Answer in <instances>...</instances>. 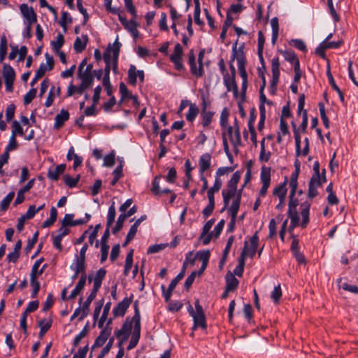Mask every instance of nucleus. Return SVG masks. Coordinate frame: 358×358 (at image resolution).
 Here are the masks:
<instances>
[{
    "instance_id": "a19ab883",
    "label": "nucleus",
    "mask_w": 358,
    "mask_h": 358,
    "mask_svg": "<svg viewBox=\"0 0 358 358\" xmlns=\"http://www.w3.org/2000/svg\"><path fill=\"white\" fill-rule=\"evenodd\" d=\"M7 38L5 35L1 37L0 42V62H2L7 54Z\"/></svg>"
},
{
    "instance_id": "3c124183",
    "label": "nucleus",
    "mask_w": 358,
    "mask_h": 358,
    "mask_svg": "<svg viewBox=\"0 0 358 358\" xmlns=\"http://www.w3.org/2000/svg\"><path fill=\"white\" fill-rule=\"evenodd\" d=\"M241 178V172L237 171L231 176L230 180L227 183V187L237 189V185Z\"/></svg>"
},
{
    "instance_id": "2eb2a0df",
    "label": "nucleus",
    "mask_w": 358,
    "mask_h": 358,
    "mask_svg": "<svg viewBox=\"0 0 358 358\" xmlns=\"http://www.w3.org/2000/svg\"><path fill=\"white\" fill-rule=\"evenodd\" d=\"M227 133L229 136L230 141L233 144V145L236 148L241 144V132L239 126L235 128L234 136H233V127L231 126H229L227 127Z\"/></svg>"
},
{
    "instance_id": "ea45409f",
    "label": "nucleus",
    "mask_w": 358,
    "mask_h": 358,
    "mask_svg": "<svg viewBox=\"0 0 358 358\" xmlns=\"http://www.w3.org/2000/svg\"><path fill=\"white\" fill-rule=\"evenodd\" d=\"M292 124L293 127V131L296 143V155L299 156L301 152V136L296 124L294 122H292Z\"/></svg>"
},
{
    "instance_id": "412c9836",
    "label": "nucleus",
    "mask_w": 358,
    "mask_h": 358,
    "mask_svg": "<svg viewBox=\"0 0 358 358\" xmlns=\"http://www.w3.org/2000/svg\"><path fill=\"white\" fill-rule=\"evenodd\" d=\"M3 75L4 78V82H14L15 78V73L13 68L6 64L3 66Z\"/></svg>"
},
{
    "instance_id": "bf43d9fd",
    "label": "nucleus",
    "mask_w": 358,
    "mask_h": 358,
    "mask_svg": "<svg viewBox=\"0 0 358 358\" xmlns=\"http://www.w3.org/2000/svg\"><path fill=\"white\" fill-rule=\"evenodd\" d=\"M299 175V169H295L294 171L292 172L290 180H289V186L291 187V189L296 190L298 182L297 179Z\"/></svg>"
},
{
    "instance_id": "aec40b11",
    "label": "nucleus",
    "mask_w": 358,
    "mask_h": 358,
    "mask_svg": "<svg viewBox=\"0 0 358 358\" xmlns=\"http://www.w3.org/2000/svg\"><path fill=\"white\" fill-rule=\"evenodd\" d=\"M99 288L95 286H93V289L90 293V294L87 298L86 301L83 303V317H87L89 313L90 306L92 301L96 298V294L99 291Z\"/></svg>"
},
{
    "instance_id": "dca6fc26",
    "label": "nucleus",
    "mask_w": 358,
    "mask_h": 358,
    "mask_svg": "<svg viewBox=\"0 0 358 358\" xmlns=\"http://www.w3.org/2000/svg\"><path fill=\"white\" fill-rule=\"evenodd\" d=\"M322 185L321 180L310 179L308 182V197L310 199L315 198L317 194V188Z\"/></svg>"
},
{
    "instance_id": "052dcab7",
    "label": "nucleus",
    "mask_w": 358,
    "mask_h": 358,
    "mask_svg": "<svg viewBox=\"0 0 358 358\" xmlns=\"http://www.w3.org/2000/svg\"><path fill=\"white\" fill-rule=\"evenodd\" d=\"M126 219V217L122 213L119 215L115 226L112 230L113 234H115L122 229L124 222Z\"/></svg>"
},
{
    "instance_id": "1a4fd4ad",
    "label": "nucleus",
    "mask_w": 358,
    "mask_h": 358,
    "mask_svg": "<svg viewBox=\"0 0 358 358\" xmlns=\"http://www.w3.org/2000/svg\"><path fill=\"white\" fill-rule=\"evenodd\" d=\"M111 330L112 327H105L100 332V334L96 338L92 349L94 350L96 348L103 346L110 335Z\"/></svg>"
},
{
    "instance_id": "69168bd1",
    "label": "nucleus",
    "mask_w": 358,
    "mask_h": 358,
    "mask_svg": "<svg viewBox=\"0 0 358 358\" xmlns=\"http://www.w3.org/2000/svg\"><path fill=\"white\" fill-rule=\"evenodd\" d=\"M12 134L14 135V137H16L17 134H19L20 136L24 135L23 129L21 127L20 124L17 121L14 120L12 124Z\"/></svg>"
},
{
    "instance_id": "864d4df0",
    "label": "nucleus",
    "mask_w": 358,
    "mask_h": 358,
    "mask_svg": "<svg viewBox=\"0 0 358 358\" xmlns=\"http://www.w3.org/2000/svg\"><path fill=\"white\" fill-rule=\"evenodd\" d=\"M110 305H111V303L110 302H108L104 308H103V313H102V315L98 322V327L99 328H102L103 326V324L106 321V320L107 319V317H108V315L109 313V311H110Z\"/></svg>"
},
{
    "instance_id": "5701e85b",
    "label": "nucleus",
    "mask_w": 358,
    "mask_h": 358,
    "mask_svg": "<svg viewBox=\"0 0 358 358\" xmlns=\"http://www.w3.org/2000/svg\"><path fill=\"white\" fill-rule=\"evenodd\" d=\"M225 280L226 287L228 290L234 292L237 289L239 282L233 273L229 272L225 276Z\"/></svg>"
},
{
    "instance_id": "0eeeda50",
    "label": "nucleus",
    "mask_w": 358,
    "mask_h": 358,
    "mask_svg": "<svg viewBox=\"0 0 358 358\" xmlns=\"http://www.w3.org/2000/svg\"><path fill=\"white\" fill-rule=\"evenodd\" d=\"M134 295L131 294L130 297H125L120 301L117 306L113 310V314L115 317L117 316H124L127 312V308L129 307L132 302Z\"/></svg>"
},
{
    "instance_id": "338daca9",
    "label": "nucleus",
    "mask_w": 358,
    "mask_h": 358,
    "mask_svg": "<svg viewBox=\"0 0 358 358\" xmlns=\"http://www.w3.org/2000/svg\"><path fill=\"white\" fill-rule=\"evenodd\" d=\"M229 112L227 108H224L220 115V125L222 128H225L228 123V117Z\"/></svg>"
},
{
    "instance_id": "8fccbe9b",
    "label": "nucleus",
    "mask_w": 358,
    "mask_h": 358,
    "mask_svg": "<svg viewBox=\"0 0 358 358\" xmlns=\"http://www.w3.org/2000/svg\"><path fill=\"white\" fill-rule=\"evenodd\" d=\"M89 332V323L87 322L85 326L84 327V328L82 329V331L79 333V334H78L74 340H73V345L75 347L78 346L81 341L82 338H83L84 337H85L87 334Z\"/></svg>"
},
{
    "instance_id": "58836bf2",
    "label": "nucleus",
    "mask_w": 358,
    "mask_h": 358,
    "mask_svg": "<svg viewBox=\"0 0 358 358\" xmlns=\"http://www.w3.org/2000/svg\"><path fill=\"white\" fill-rule=\"evenodd\" d=\"M133 254H134V250H131L127 255L126 259H125V265H124V275H128L130 269L132 267L133 264Z\"/></svg>"
},
{
    "instance_id": "b1692460",
    "label": "nucleus",
    "mask_w": 358,
    "mask_h": 358,
    "mask_svg": "<svg viewBox=\"0 0 358 358\" xmlns=\"http://www.w3.org/2000/svg\"><path fill=\"white\" fill-rule=\"evenodd\" d=\"M250 247L248 248V255L250 257V258H253L255 255V253L257 250L258 244H259V235L258 231H256L253 236L250 238Z\"/></svg>"
},
{
    "instance_id": "4d7b16f0",
    "label": "nucleus",
    "mask_w": 358,
    "mask_h": 358,
    "mask_svg": "<svg viewBox=\"0 0 358 358\" xmlns=\"http://www.w3.org/2000/svg\"><path fill=\"white\" fill-rule=\"evenodd\" d=\"M189 65L190 66V71L192 75L195 76L197 78H201L203 76L204 69H203V65L199 64L198 68L196 66V63H194L193 64H189Z\"/></svg>"
},
{
    "instance_id": "6ab92c4d",
    "label": "nucleus",
    "mask_w": 358,
    "mask_h": 358,
    "mask_svg": "<svg viewBox=\"0 0 358 358\" xmlns=\"http://www.w3.org/2000/svg\"><path fill=\"white\" fill-rule=\"evenodd\" d=\"M69 113L68 110L62 109L60 113L55 116L54 128L57 129L61 128L64 125V122L69 120Z\"/></svg>"
},
{
    "instance_id": "7ed1b4c3",
    "label": "nucleus",
    "mask_w": 358,
    "mask_h": 358,
    "mask_svg": "<svg viewBox=\"0 0 358 358\" xmlns=\"http://www.w3.org/2000/svg\"><path fill=\"white\" fill-rule=\"evenodd\" d=\"M118 19L121 24L123 25L124 28L127 30L134 38H136L138 36V24L136 21V18L133 17L132 19L128 21L126 17L123 15V13H121L119 15Z\"/></svg>"
},
{
    "instance_id": "4be33fe9",
    "label": "nucleus",
    "mask_w": 358,
    "mask_h": 358,
    "mask_svg": "<svg viewBox=\"0 0 358 358\" xmlns=\"http://www.w3.org/2000/svg\"><path fill=\"white\" fill-rule=\"evenodd\" d=\"M83 41L80 38L77 37L75 40L74 44H73V48L76 52H82L87 46V44L88 43V36L87 35H82Z\"/></svg>"
},
{
    "instance_id": "c9c22d12",
    "label": "nucleus",
    "mask_w": 358,
    "mask_h": 358,
    "mask_svg": "<svg viewBox=\"0 0 358 358\" xmlns=\"http://www.w3.org/2000/svg\"><path fill=\"white\" fill-rule=\"evenodd\" d=\"M48 69L46 64H45L44 63L41 64L39 68L36 71L34 78L32 79L30 83L31 86H34L38 80L45 75Z\"/></svg>"
},
{
    "instance_id": "cd10ccee",
    "label": "nucleus",
    "mask_w": 358,
    "mask_h": 358,
    "mask_svg": "<svg viewBox=\"0 0 358 358\" xmlns=\"http://www.w3.org/2000/svg\"><path fill=\"white\" fill-rule=\"evenodd\" d=\"M134 315L131 319V323L134 322V329L141 330V315L138 308V301H136L134 303Z\"/></svg>"
},
{
    "instance_id": "bb28decb",
    "label": "nucleus",
    "mask_w": 358,
    "mask_h": 358,
    "mask_svg": "<svg viewBox=\"0 0 358 358\" xmlns=\"http://www.w3.org/2000/svg\"><path fill=\"white\" fill-rule=\"evenodd\" d=\"M30 285L32 287L31 297L34 299L37 296L41 288L40 282L34 274H30Z\"/></svg>"
},
{
    "instance_id": "0e129e2a",
    "label": "nucleus",
    "mask_w": 358,
    "mask_h": 358,
    "mask_svg": "<svg viewBox=\"0 0 358 358\" xmlns=\"http://www.w3.org/2000/svg\"><path fill=\"white\" fill-rule=\"evenodd\" d=\"M127 10L134 17H137V13L132 0H124Z\"/></svg>"
},
{
    "instance_id": "603ef678",
    "label": "nucleus",
    "mask_w": 358,
    "mask_h": 358,
    "mask_svg": "<svg viewBox=\"0 0 358 358\" xmlns=\"http://www.w3.org/2000/svg\"><path fill=\"white\" fill-rule=\"evenodd\" d=\"M282 297V290L280 285L275 286L271 294V298L275 303H278Z\"/></svg>"
},
{
    "instance_id": "2f4dec72",
    "label": "nucleus",
    "mask_w": 358,
    "mask_h": 358,
    "mask_svg": "<svg viewBox=\"0 0 358 358\" xmlns=\"http://www.w3.org/2000/svg\"><path fill=\"white\" fill-rule=\"evenodd\" d=\"M138 70L134 64H131L128 70V82L135 86L137 82Z\"/></svg>"
},
{
    "instance_id": "680f3d73",
    "label": "nucleus",
    "mask_w": 358,
    "mask_h": 358,
    "mask_svg": "<svg viewBox=\"0 0 358 358\" xmlns=\"http://www.w3.org/2000/svg\"><path fill=\"white\" fill-rule=\"evenodd\" d=\"M115 162V152L112 151L103 158V166L106 167H112Z\"/></svg>"
},
{
    "instance_id": "c03bdc74",
    "label": "nucleus",
    "mask_w": 358,
    "mask_h": 358,
    "mask_svg": "<svg viewBox=\"0 0 358 358\" xmlns=\"http://www.w3.org/2000/svg\"><path fill=\"white\" fill-rule=\"evenodd\" d=\"M122 168H123L122 164L120 163V164L119 166H117L115 168V169L113 171L112 174L113 176V179L110 182V184L112 186L115 185L116 183L117 182V181L119 180V179L123 176Z\"/></svg>"
},
{
    "instance_id": "13d9d810",
    "label": "nucleus",
    "mask_w": 358,
    "mask_h": 358,
    "mask_svg": "<svg viewBox=\"0 0 358 358\" xmlns=\"http://www.w3.org/2000/svg\"><path fill=\"white\" fill-rule=\"evenodd\" d=\"M186 267H187V263H186V262H184L182 266L181 271L176 275V277L175 278H173L171 280V282L170 283L171 285H172V286L176 287L178 283L184 278L185 274Z\"/></svg>"
},
{
    "instance_id": "473e14b6",
    "label": "nucleus",
    "mask_w": 358,
    "mask_h": 358,
    "mask_svg": "<svg viewBox=\"0 0 358 358\" xmlns=\"http://www.w3.org/2000/svg\"><path fill=\"white\" fill-rule=\"evenodd\" d=\"M215 113L213 111L201 112V124L203 127H208L212 122Z\"/></svg>"
},
{
    "instance_id": "a211bd4d",
    "label": "nucleus",
    "mask_w": 358,
    "mask_h": 358,
    "mask_svg": "<svg viewBox=\"0 0 358 358\" xmlns=\"http://www.w3.org/2000/svg\"><path fill=\"white\" fill-rule=\"evenodd\" d=\"M310 208V203L308 201H304L301 204V215L302 216V222L301 227L306 228L309 222V210Z\"/></svg>"
},
{
    "instance_id": "423d86ee",
    "label": "nucleus",
    "mask_w": 358,
    "mask_h": 358,
    "mask_svg": "<svg viewBox=\"0 0 358 358\" xmlns=\"http://www.w3.org/2000/svg\"><path fill=\"white\" fill-rule=\"evenodd\" d=\"M132 329L131 322L126 321L122 326L121 329L115 331L116 337L120 339L118 345L120 347L123 342L126 341L131 333Z\"/></svg>"
},
{
    "instance_id": "774afa93",
    "label": "nucleus",
    "mask_w": 358,
    "mask_h": 358,
    "mask_svg": "<svg viewBox=\"0 0 358 358\" xmlns=\"http://www.w3.org/2000/svg\"><path fill=\"white\" fill-rule=\"evenodd\" d=\"M87 277L80 276L78 282L77 283L76 287L73 289V291L76 294H79L82 290L83 289L85 284H86Z\"/></svg>"
},
{
    "instance_id": "5fc2aeb1",
    "label": "nucleus",
    "mask_w": 358,
    "mask_h": 358,
    "mask_svg": "<svg viewBox=\"0 0 358 358\" xmlns=\"http://www.w3.org/2000/svg\"><path fill=\"white\" fill-rule=\"evenodd\" d=\"M80 180V175H78L76 178H71L69 175H65L64 176V181L65 184L71 187H75L77 186Z\"/></svg>"
},
{
    "instance_id": "9d476101",
    "label": "nucleus",
    "mask_w": 358,
    "mask_h": 358,
    "mask_svg": "<svg viewBox=\"0 0 358 358\" xmlns=\"http://www.w3.org/2000/svg\"><path fill=\"white\" fill-rule=\"evenodd\" d=\"M78 78L81 80V83L78 87V94H82L86 89L92 85L94 76L78 73Z\"/></svg>"
},
{
    "instance_id": "39448f33",
    "label": "nucleus",
    "mask_w": 358,
    "mask_h": 358,
    "mask_svg": "<svg viewBox=\"0 0 358 358\" xmlns=\"http://www.w3.org/2000/svg\"><path fill=\"white\" fill-rule=\"evenodd\" d=\"M305 95L304 94H300L298 101V110L297 114H302V122L301 124V128L303 132L306 131L308 127V113L306 110H304L305 106Z\"/></svg>"
},
{
    "instance_id": "4c0bfd02",
    "label": "nucleus",
    "mask_w": 358,
    "mask_h": 358,
    "mask_svg": "<svg viewBox=\"0 0 358 358\" xmlns=\"http://www.w3.org/2000/svg\"><path fill=\"white\" fill-rule=\"evenodd\" d=\"M140 336H141V330L134 329L131 340L127 346V350H130L134 348L137 345L139 338H140Z\"/></svg>"
},
{
    "instance_id": "c756f323",
    "label": "nucleus",
    "mask_w": 358,
    "mask_h": 358,
    "mask_svg": "<svg viewBox=\"0 0 358 358\" xmlns=\"http://www.w3.org/2000/svg\"><path fill=\"white\" fill-rule=\"evenodd\" d=\"M38 325L40 327L39 337L40 338H42L46 332L50 329L52 326V320H40Z\"/></svg>"
},
{
    "instance_id": "6e6552de",
    "label": "nucleus",
    "mask_w": 358,
    "mask_h": 358,
    "mask_svg": "<svg viewBox=\"0 0 358 358\" xmlns=\"http://www.w3.org/2000/svg\"><path fill=\"white\" fill-rule=\"evenodd\" d=\"M22 15L27 19V23L34 24L37 21V15L31 7H29L27 4L22 3L20 6Z\"/></svg>"
},
{
    "instance_id": "7c9ffc66",
    "label": "nucleus",
    "mask_w": 358,
    "mask_h": 358,
    "mask_svg": "<svg viewBox=\"0 0 358 358\" xmlns=\"http://www.w3.org/2000/svg\"><path fill=\"white\" fill-rule=\"evenodd\" d=\"M222 182L220 178L215 177L213 186L207 191V196L215 198V193L217 192L222 187Z\"/></svg>"
},
{
    "instance_id": "a18cd8bd",
    "label": "nucleus",
    "mask_w": 358,
    "mask_h": 358,
    "mask_svg": "<svg viewBox=\"0 0 358 358\" xmlns=\"http://www.w3.org/2000/svg\"><path fill=\"white\" fill-rule=\"evenodd\" d=\"M161 176H157L155 177L152 182V188L151 192L155 196H160L161 195V189L159 187V182L161 180Z\"/></svg>"
},
{
    "instance_id": "e433bc0d",
    "label": "nucleus",
    "mask_w": 358,
    "mask_h": 358,
    "mask_svg": "<svg viewBox=\"0 0 358 358\" xmlns=\"http://www.w3.org/2000/svg\"><path fill=\"white\" fill-rule=\"evenodd\" d=\"M106 273V271L104 268L99 269L93 279V286L100 288Z\"/></svg>"
},
{
    "instance_id": "9b49d317",
    "label": "nucleus",
    "mask_w": 358,
    "mask_h": 358,
    "mask_svg": "<svg viewBox=\"0 0 358 358\" xmlns=\"http://www.w3.org/2000/svg\"><path fill=\"white\" fill-rule=\"evenodd\" d=\"M70 269L76 270V271H83V275L81 276L87 277L85 259L78 257V255H76L73 262L70 266Z\"/></svg>"
},
{
    "instance_id": "72a5a7b5",
    "label": "nucleus",
    "mask_w": 358,
    "mask_h": 358,
    "mask_svg": "<svg viewBox=\"0 0 358 358\" xmlns=\"http://www.w3.org/2000/svg\"><path fill=\"white\" fill-rule=\"evenodd\" d=\"M57 210L54 206H52L50 209V217L47 219L45 222H43L42 227L43 228L50 227L55 222V221L57 220Z\"/></svg>"
},
{
    "instance_id": "e2e57ef3",
    "label": "nucleus",
    "mask_w": 358,
    "mask_h": 358,
    "mask_svg": "<svg viewBox=\"0 0 358 358\" xmlns=\"http://www.w3.org/2000/svg\"><path fill=\"white\" fill-rule=\"evenodd\" d=\"M37 90L36 88H31L24 96V104H29L32 100L36 97Z\"/></svg>"
},
{
    "instance_id": "37998d69",
    "label": "nucleus",
    "mask_w": 358,
    "mask_h": 358,
    "mask_svg": "<svg viewBox=\"0 0 358 358\" xmlns=\"http://www.w3.org/2000/svg\"><path fill=\"white\" fill-rule=\"evenodd\" d=\"M115 215H116V212H115V203L113 202L108 208V215H107L106 226L108 227V228H110L111 224L115 221Z\"/></svg>"
},
{
    "instance_id": "20e7f679",
    "label": "nucleus",
    "mask_w": 358,
    "mask_h": 358,
    "mask_svg": "<svg viewBox=\"0 0 358 358\" xmlns=\"http://www.w3.org/2000/svg\"><path fill=\"white\" fill-rule=\"evenodd\" d=\"M183 50L180 43L175 45L174 51L170 56V61L174 64V67L178 71L184 70V65L182 63Z\"/></svg>"
},
{
    "instance_id": "4468645a",
    "label": "nucleus",
    "mask_w": 358,
    "mask_h": 358,
    "mask_svg": "<svg viewBox=\"0 0 358 358\" xmlns=\"http://www.w3.org/2000/svg\"><path fill=\"white\" fill-rule=\"evenodd\" d=\"M237 57V55H235ZM238 69L243 80H248V74L245 70L246 59L244 52H241L237 58Z\"/></svg>"
},
{
    "instance_id": "f8f14e48",
    "label": "nucleus",
    "mask_w": 358,
    "mask_h": 358,
    "mask_svg": "<svg viewBox=\"0 0 358 358\" xmlns=\"http://www.w3.org/2000/svg\"><path fill=\"white\" fill-rule=\"evenodd\" d=\"M35 179L30 180L22 188L18 190L17 197L15 200L14 205L17 206L22 203L24 200V193L29 192L34 186Z\"/></svg>"
},
{
    "instance_id": "49530a36",
    "label": "nucleus",
    "mask_w": 358,
    "mask_h": 358,
    "mask_svg": "<svg viewBox=\"0 0 358 358\" xmlns=\"http://www.w3.org/2000/svg\"><path fill=\"white\" fill-rule=\"evenodd\" d=\"M72 20V17L69 16L68 12L62 11L59 24L64 29L65 32L66 31L67 24H71Z\"/></svg>"
},
{
    "instance_id": "f03ea898",
    "label": "nucleus",
    "mask_w": 358,
    "mask_h": 358,
    "mask_svg": "<svg viewBox=\"0 0 358 358\" xmlns=\"http://www.w3.org/2000/svg\"><path fill=\"white\" fill-rule=\"evenodd\" d=\"M271 167L263 166L261 169L260 180L262 183L259 191V196L264 197L271 184Z\"/></svg>"
},
{
    "instance_id": "f257e3e1",
    "label": "nucleus",
    "mask_w": 358,
    "mask_h": 358,
    "mask_svg": "<svg viewBox=\"0 0 358 358\" xmlns=\"http://www.w3.org/2000/svg\"><path fill=\"white\" fill-rule=\"evenodd\" d=\"M241 52H243V47H240L238 50H237V41L233 45V48H232V56H231V60L229 62V69H230V71H231V85H232V89H233V93H234V96H238V85L236 82V69H235V66H234V61L235 59L237 60V58L238 57H236L235 55H237L238 56L239 55V53Z\"/></svg>"
},
{
    "instance_id": "c85d7f7f",
    "label": "nucleus",
    "mask_w": 358,
    "mask_h": 358,
    "mask_svg": "<svg viewBox=\"0 0 358 358\" xmlns=\"http://www.w3.org/2000/svg\"><path fill=\"white\" fill-rule=\"evenodd\" d=\"M241 194H238L230 206L229 209V213L230 214L231 217H236L241 204Z\"/></svg>"
},
{
    "instance_id": "f704fd0d",
    "label": "nucleus",
    "mask_w": 358,
    "mask_h": 358,
    "mask_svg": "<svg viewBox=\"0 0 358 358\" xmlns=\"http://www.w3.org/2000/svg\"><path fill=\"white\" fill-rule=\"evenodd\" d=\"M199 110L195 103H189V111L186 115V120L188 122H193L199 114Z\"/></svg>"
},
{
    "instance_id": "f3484780",
    "label": "nucleus",
    "mask_w": 358,
    "mask_h": 358,
    "mask_svg": "<svg viewBox=\"0 0 358 358\" xmlns=\"http://www.w3.org/2000/svg\"><path fill=\"white\" fill-rule=\"evenodd\" d=\"M66 164H61L57 165L55 169H50L48 171L47 176L49 179L57 181L59 180V176L65 171Z\"/></svg>"
},
{
    "instance_id": "09e8293b",
    "label": "nucleus",
    "mask_w": 358,
    "mask_h": 358,
    "mask_svg": "<svg viewBox=\"0 0 358 358\" xmlns=\"http://www.w3.org/2000/svg\"><path fill=\"white\" fill-rule=\"evenodd\" d=\"M14 196V192H10L6 195V196L1 202V210L5 211L7 210L12 200L13 199Z\"/></svg>"
},
{
    "instance_id": "6e6d98bb",
    "label": "nucleus",
    "mask_w": 358,
    "mask_h": 358,
    "mask_svg": "<svg viewBox=\"0 0 358 358\" xmlns=\"http://www.w3.org/2000/svg\"><path fill=\"white\" fill-rule=\"evenodd\" d=\"M64 43V38L63 35L59 33L57 36V41H52L51 42L52 47L53 50L56 52H58L60 48L63 46Z\"/></svg>"
},
{
    "instance_id": "de8ad7c7",
    "label": "nucleus",
    "mask_w": 358,
    "mask_h": 358,
    "mask_svg": "<svg viewBox=\"0 0 358 358\" xmlns=\"http://www.w3.org/2000/svg\"><path fill=\"white\" fill-rule=\"evenodd\" d=\"M318 107L323 124L325 128L328 129L329 127V121L328 117L326 115L324 105L323 103L320 102L318 103Z\"/></svg>"
},
{
    "instance_id": "79ce46f5",
    "label": "nucleus",
    "mask_w": 358,
    "mask_h": 358,
    "mask_svg": "<svg viewBox=\"0 0 358 358\" xmlns=\"http://www.w3.org/2000/svg\"><path fill=\"white\" fill-rule=\"evenodd\" d=\"M208 204L203 210L202 213L205 218L209 217L214 210L215 208V198L208 197Z\"/></svg>"
},
{
    "instance_id": "ddd939ff",
    "label": "nucleus",
    "mask_w": 358,
    "mask_h": 358,
    "mask_svg": "<svg viewBox=\"0 0 358 358\" xmlns=\"http://www.w3.org/2000/svg\"><path fill=\"white\" fill-rule=\"evenodd\" d=\"M199 176H204V172L210 169L211 165V155L209 153L203 154L199 160Z\"/></svg>"
},
{
    "instance_id": "a878e982",
    "label": "nucleus",
    "mask_w": 358,
    "mask_h": 358,
    "mask_svg": "<svg viewBox=\"0 0 358 358\" xmlns=\"http://www.w3.org/2000/svg\"><path fill=\"white\" fill-rule=\"evenodd\" d=\"M192 317L194 321L193 330H195L197 327H201L202 329H206L207 324L205 315H194Z\"/></svg>"
},
{
    "instance_id": "393cba45",
    "label": "nucleus",
    "mask_w": 358,
    "mask_h": 358,
    "mask_svg": "<svg viewBox=\"0 0 358 358\" xmlns=\"http://www.w3.org/2000/svg\"><path fill=\"white\" fill-rule=\"evenodd\" d=\"M287 178H285L282 183L274 188L273 194L278 198H286L287 189L286 187Z\"/></svg>"
}]
</instances>
